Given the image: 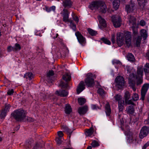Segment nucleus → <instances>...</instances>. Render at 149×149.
I'll return each mask as SVG.
<instances>
[{"mask_svg": "<svg viewBox=\"0 0 149 149\" xmlns=\"http://www.w3.org/2000/svg\"><path fill=\"white\" fill-rule=\"evenodd\" d=\"M65 113L69 114L72 111V110L70 106L68 104H67L65 105Z\"/></svg>", "mask_w": 149, "mask_h": 149, "instance_id": "aec40b11", "label": "nucleus"}, {"mask_svg": "<svg viewBox=\"0 0 149 149\" xmlns=\"http://www.w3.org/2000/svg\"><path fill=\"white\" fill-rule=\"evenodd\" d=\"M41 98H42L43 101H45V99L47 97V96L43 94H41Z\"/></svg>", "mask_w": 149, "mask_h": 149, "instance_id": "4d7b16f0", "label": "nucleus"}, {"mask_svg": "<svg viewBox=\"0 0 149 149\" xmlns=\"http://www.w3.org/2000/svg\"><path fill=\"white\" fill-rule=\"evenodd\" d=\"M85 85L84 82L82 81L80 82L77 88V91L78 94L80 93L85 88Z\"/></svg>", "mask_w": 149, "mask_h": 149, "instance_id": "ddd939ff", "label": "nucleus"}, {"mask_svg": "<svg viewBox=\"0 0 149 149\" xmlns=\"http://www.w3.org/2000/svg\"><path fill=\"white\" fill-rule=\"evenodd\" d=\"M59 85L63 88H67L68 86V84L67 83L64 84L62 81H60Z\"/></svg>", "mask_w": 149, "mask_h": 149, "instance_id": "37998d69", "label": "nucleus"}, {"mask_svg": "<svg viewBox=\"0 0 149 149\" xmlns=\"http://www.w3.org/2000/svg\"><path fill=\"white\" fill-rule=\"evenodd\" d=\"M132 99L134 101H136L139 99V96L136 93H134L132 96Z\"/></svg>", "mask_w": 149, "mask_h": 149, "instance_id": "e433bc0d", "label": "nucleus"}, {"mask_svg": "<svg viewBox=\"0 0 149 149\" xmlns=\"http://www.w3.org/2000/svg\"><path fill=\"white\" fill-rule=\"evenodd\" d=\"M27 119V120L30 122H32L34 121L33 118L30 117H28Z\"/></svg>", "mask_w": 149, "mask_h": 149, "instance_id": "680f3d73", "label": "nucleus"}, {"mask_svg": "<svg viewBox=\"0 0 149 149\" xmlns=\"http://www.w3.org/2000/svg\"><path fill=\"white\" fill-rule=\"evenodd\" d=\"M87 30L89 34L92 36H95L97 34V31H96L91 29L88 28Z\"/></svg>", "mask_w": 149, "mask_h": 149, "instance_id": "2f4dec72", "label": "nucleus"}, {"mask_svg": "<svg viewBox=\"0 0 149 149\" xmlns=\"http://www.w3.org/2000/svg\"><path fill=\"white\" fill-rule=\"evenodd\" d=\"M127 112L130 114H132L134 112V109L133 106H130L127 107L126 109Z\"/></svg>", "mask_w": 149, "mask_h": 149, "instance_id": "c756f323", "label": "nucleus"}, {"mask_svg": "<svg viewBox=\"0 0 149 149\" xmlns=\"http://www.w3.org/2000/svg\"><path fill=\"white\" fill-rule=\"evenodd\" d=\"M115 81L118 88H121L124 86L125 81L124 78L121 76L117 77Z\"/></svg>", "mask_w": 149, "mask_h": 149, "instance_id": "0eeeda50", "label": "nucleus"}, {"mask_svg": "<svg viewBox=\"0 0 149 149\" xmlns=\"http://www.w3.org/2000/svg\"><path fill=\"white\" fill-rule=\"evenodd\" d=\"M146 57L149 60V50L147 52L146 54Z\"/></svg>", "mask_w": 149, "mask_h": 149, "instance_id": "774afa93", "label": "nucleus"}, {"mask_svg": "<svg viewBox=\"0 0 149 149\" xmlns=\"http://www.w3.org/2000/svg\"><path fill=\"white\" fill-rule=\"evenodd\" d=\"M78 100L79 104L80 105H82L84 104L86 102V100L85 98L80 97L78 99Z\"/></svg>", "mask_w": 149, "mask_h": 149, "instance_id": "72a5a7b5", "label": "nucleus"}, {"mask_svg": "<svg viewBox=\"0 0 149 149\" xmlns=\"http://www.w3.org/2000/svg\"><path fill=\"white\" fill-rule=\"evenodd\" d=\"M117 42L119 46H121L123 45L125 39L127 46H130L131 45V33L127 32L123 34L119 32L117 33Z\"/></svg>", "mask_w": 149, "mask_h": 149, "instance_id": "f257e3e1", "label": "nucleus"}, {"mask_svg": "<svg viewBox=\"0 0 149 149\" xmlns=\"http://www.w3.org/2000/svg\"><path fill=\"white\" fill-rule=\"evenodd\" d=\"M138 2L139 5L142 8H143L145 5V3L146 2V0H137Z\"/></svg>", "mask_w": 149, "mask_h": 149, "instance_id": "473e14b6", "label": "nucleus"}, {"mask_svg": "<svg viewBox=\"0 0 149 149\" xmlns=\"http://www.w3.org/2000/svg\"><path fill=\"white\" fill-rule=\"evenodd\" d=\"M101 40L105 44L109 45L111 44V42L110 41L106 38H101Z\"/></svg>", "mask_w": 149, "mask_h": 149, "instance_id": "a19ab883", "label": "nucleus"}, {"mask_svg": "<svg viewBox=\"0 0 149 149\" xmlns=\"http://www.w3.org/2000/svg\"><path fill=\"white\" fill-rule=\"evenodd\" d=\"M149 146V142H148L147 143L143 146V148L144 149H145L148 146Z\"/></svg>", "mask_w": 149, "mask_h": 149, "instance_id": "69168bd1", "label": "nucleus"}, {"mask_svg": "<svg viewBox=\"0 0 149 149\" xmlns=\"http://www.w3.org/2000/svg\"><path fill=\"white\" fill-rule=\"evenodd\" d=\"M125 104H132L134 105V103L132 102L131 100L127 99L125 100Z\"/></svg>", "mask_w": 149, "mask_h": 149, "instance_id": "ea45409f", "label": "nucleus"}, {"mask_svg": "<svg viewBox=\"0 0 149 149\" xmlns=\"http://www.w3.org/2000/svg\"><path fill=\"white\" fill-rule=\"evenodd\" d=\"M93 75L91 73H88L86 75V77L85 79V84L88 87H92L95 85L94 79L93 78Z\"/></svg>", "mask_w": 149, "mask_h": 149, "instance_id": "20e7f679", "label": "nucleus"}, {"mask_svg": "<svg viewBox=\"0 0 149 149\" xmlns=\"http://www.w3.org/2000/svg\"><path fill=\"white\" fill-rule=\"evenodd\" d=\"M140 35L144 40H145L147 37V33L146 31L144 29H142L140 31Z\"/></svg>", "mask_w": 149, "mask_h": 149, "instance_id": "4be33fe9", "label": "nucleus"}, {"mask_svg": "<svg viewBox=\"0 0 149 149\" xmlns=\"http://www.w3.org/2000/svg\"><path fill=\"white\" fill-rule=\"evenodd\" d=\"M70 12L68 10L65 9L63 10V13H61V14H62L63 16V20L65 22H70V21L69 19V15Z\"/></svg>", "mask_w": 149, "mask_h": 149, "instance_id": "9d476101", "label": "nucleus"}, {"mask_svg": "<svg viewBox=\"0 0 149 149\" xmlns=\"http://www.w3.org/2000/svg\"><path fill=\"white\" fill-rule=\"evenodd\" d=\"M113 64L116 63L120 64H121V63L118 60H114L113 61Z\"/></svg>", "mask_w": 149, "mask_h": 149, "instance_id": "0e129e2a", "label": "nucleus"}, {"mask_svg": "<svg viewBox=\"0 0 149 149\" xmlns=\"http://www.w3.org/2000/svg\"><path fill=\"white\" fill-rule=\"evenodd\" d=\"M92 6L95 9H97L102 13H105L106 11L107 7L105 3L101 1H94L91 4Z\"/></svg>", "mask_w": 149, "mask_h": 149, "instance_id": "7ed1b4c3", "label": "nucleus"}, {"mask_svg": "<svg viewBox=\"0 0 149 149\" xmlns=\"http://www.w3.org/2000/svg\"><path fill=\"white\" fill-rule=\"evenodd\" d=\"M14 51V47L11 46H9L8 47L7 51L8 52H10L12 51Z\"/></svg>", "mask_w": 149, "mask_h": 149, "instance_id": "13d9d810", "label": "nucleus"}, {"mask_svg": "<svg viewBox=\"0 0 149 149\" xmlns=\"http://www.w3.org/2000/svg\"><path fill=\"white\" fill-rule=\"evenodd\" d=\"M94 132L93 127H91L89 129H86V130L85 134L87 136H90L92 135Z\"/></svg>", "mask_w": 149, "mask_h": 149, "instance_id": "b1692460", "label": "nucleus"}, {"mask_svg": "<svg viewBox=\"0 0 149 149\" xmlns=\"http://www.w3.org/2000/svg\"><path fill=\"white\" fill-rule=\"evenodd\" d=\"M62 78L64 80L66 81H69L71 79V76L68 74L66 73L63 76Z\"/></svg>", "mask_w": 149, "mask_h": 149, "instance_id": "c85d7f7f", "label": "nucleus"}, {"mask_svg": "<svg viewBox=\"0 0 149 149\" xmlns=\"http://www.w3.org/2000/svg\"><path fill=\"white\" fill-rule=\"evenodd\" d=\"M134 74L133 73L131 74L130 75V77L129 78V86L131 87H133L135 86V83L134 80Z\"/></svg>", "mask_w": 149, "mask_h": 149, "instance_id": "f8f14e48", "label": "nucleus"}, {"mask_svg": "<svg viewBox=\"0 0 149 149\" xmlns=\"http://www.w3.org/2000/svg\"><path fill=\"white\" fill-rule=\"evenodd\" d=\"M115 34H112L111 36V40L113 43H115Z\"/></svg>", "mask_w": 149, "mask_h": 149, "instance_id": "864d4df0", "label": "nucleus"}, {"mask_svg": "<svg viewBox=\"0 0 149 149\" xmlns=\"http://www.w3.org/2000/svg\"><path fill=\"white\" fill-rule=\"evenodd\" d=\"M130 23L134 26L136 24V19L133 16H130L128 17Z\"/></svg>", "mask_w": 149, "mask_h": 149, "instance_id": "a878e982", "label": "nucleus"}, {"mask_svg": "<svg viewBox=\"0 0 149 149\" xmlns=\"http://www.w3.org/2000/svg\"><path fill=\"white\" fill-rule=\"evenodd\" d=\"M26 112L22 109L17 110L12 113L11 115L17 121H21L25 118Z\"/></svg>", "mask_w": 149, "mask_h": 149, "instance_id": "f03ea898", "label": "nucleus"}, {"mask_svg": "<svg viewBox=\"0 0 149 149\" xmlns=\"http://www.w3.org/2000/svg\"><path fill=\"white\" fill-rule=\"evenodd\" d=\"M70 27L73 29L75 30L76 29V25L73 23L72 21L70 22Z\"/></svg>", "mask_w": 149, "mask_h": 149, "instance_id": "de8ad7c7", "label": "nucleus"}, {"mask_svg": "<svg viewBox=\"0 0 149 149\" xmlns=\"http://www.w3.org/2000/svg\"><path fill=\"white\" fill-rule=\"evenodd\" d=\"M139 24L142 26H144L146 24L145 22L143 20H141L139 22Z\"/></svg>", "mask_w": 149, "mask_h": 149, "instance_id": "603ef678", "label": "nucleus"}, {"mask_svg": "<svg viewBox=\"0 0 149 149\" xmlns=\"http://www.w3.org/2000/svg\"><path fill=\"white\" fill-rule=\"evenodd\" d=\"M14 91L13 89H11V90H9L7 94L8 95H11V94H13V93Z\"/></svg>", "mask_w": 149, "mask_h": 149, "instance_id": "e2e57ef3", "label": "nucleus"}, {"mask_svg": "<svg viewBox=\"0 0 149 149\" xmlns=\"http://www.w3.org/2000/svg\"><path fill=\"white\" fill-rule=\"evenodd\" d=\"M91 145L93 147H97L99 145L98 143L96 141H93L91 143Z\"/></svg>", "mask_w": 149, "mask_h": 149, "instance_id": "c03bdc74", "label": "nucleus"}, {"mask_svg": "<svg viewBox=\"0 0 149 149\" xmlns=\"http://www.w3.org/2000/svg\"><path fill=\"white\" fill-rule=\"evenodd\" d=\"M143 69L142 68H137L136 75H134L135 78H143Z\"/></svg>", "mask_w": 149, "mask_h": 149, "instance_id": "4468645a", "label": "nucleus"}, {"mask_svg": "<svg viewBox=\"0 0 149 149\" xmlns=\"http://www.w3.org/2000/svg\"><path fill=\"white\" fill-rule=\"evenodd\" d=\"M55 93L56 94L61 96L65 97L68 95V92L65 90H60L59 91H56Z\"/></svg>", "mask_w": 149, "mask_h": 149, "instance_id": "dca6fc26", "label": "nucleus"}, {"mask_svg": "<svg viewBox=\"0 0 149 149\" xmlns=\"http://www.w3.org/2000/svg\"><path fill=\"white\" fill-rule=\"evenodd\" d=\"M34 77L33 74L31 72H28L26 73L24 75V77L26 79L29 78V79H31Z\"/></svg>", "mask_w": 149, "mask_h": 149, "instance_id": "bb28decb", "label": "nucleus"}, {"mask_svg": "<svg viewBox=\"0 0 149 149\" xmlns=\"http://www.w3.org/2000/svg\"><path fill=\"white\" fill-rule=\"evenodd\" d=\"M33 143V140L31 139L27 141L24 145V148L26 149H30L31 148V145Z\"/></svg>", "mask_w": 149, "mask_h": 149, "instance_id": "f3484780", "label": "nucleus"}, {"mask_svg": "<svg viewBox=\"0 0 149 149\" xmlns=\"http://www.w3.org/2000/svg\"><path fill=\"white\" fill-rule=\"evenodd\" d=\"M124 100H121L119 101L118 103V107L119 110L120 112H122L124 108Z\"/></svg>", "mask_w": 149, "mask_h": 149, "instance_id": "5701e85b", "label": "nucleus"}, {"mask_svg": "<svg viewBox=\"0 0 149 149\" xmlns=\"http://www.w3.org/2000/svg\"><path fill=\"white\" fill-rule=\"evenodd\" d=\"M74 20L76 22V23H78L79 22V19L78 17L75 16L73 18Z\"/></svg>", "mask_w": 149, "mask_h": 149, "instance_id": "052dcab7", "label": "nucleus"}, {"mask_svg": "<svg viewBox=\"0 0 149 149\" xmlns=\"http://www.w3.org/2000/svg\"><path fill=\"white\" fill-rule=\"evenodd\" d=\"M137 80L136 84L139 85L143 83V78H135Z\"/></svg>", "mask_w": 149, "mask_h": 149, "instance_id": "79ce46f5", "label": "nucleus"}, {"mask_svg": "<svg viewBox=\"0 0 149 149\" xmlns=\"http://www.w3.org/2000/svg\"><path fill=\"white\" fill-rule=\"evenodd\" d=\"M141 40V38L140 36H138L136 39H135L136 44L137 46L138 47L139 46Z\"/></svg>", "mask_w": 149, "mask_h": 149, "instance_id": "f704fd0d", "label": "nucleus"}, {"mask_svg": "<svg viewBox=\"0 0 149 149\" xmlns=\"http://www.w3.org/2000/svg\"><path fill=\"white\" fill-rule=\"evenodd\" d=\"M72 2L70 0H65L63 2V6L65 7L69 8L72 6Z\"/></svg>", "mask_w": 149, "mask_h": 149, "instance_id": "a211bd4d", "label": "nucleus"}, {"mask_svg": "<svg viewBox=\"0 0 149 149\" xmlns=\"http://www.w3.org/2000/svg\"><path fill=\"white\" fill-rule=\"evenodd\" d=\"M114 98L116 101L118 102H119V101H121V100H122V96L118 94L116 95L114 97Z\"/></svg>", "mask_w": 149, "mask_h": 149, "instance_id": "c9c22d12", "label": "nucleus"}, {"mask_svg": "<svg viewBox=\"0 0 149 149\" xmlns=\"http://www.w3.org/2000/svg\"><path fill=\"white\" fill-rule=\"evenodd\" d=\"M105 112L107 116H109L110 115L111 111L110 108V105L109 103H107L105 106Z\"/></svg>", "mask_w": 149, "mask_h": 149, "instance_id": "412c9836", "label": "nucleus"}, {"mask_svg": "<svg viewBox=\"0 0 149 149\" xmlns=\"http://www.w3.org/2000/svg\"><path fill=\"white\" fill-rule=\"evenodd\" d=\"M112 22L114 26L115 27L120 26L121 24V19L120 17L118 16L115 17L113 16L112 17Z\"/></svg>", "mask_w": 149, "mask_h": 149, "instance_id": "6e6552de", "label": "nucleus"}, {"mask_svg": "<svg viewBox=\"0 0 149 149\" xmlns=\"http://www.w3.org/2000/svg\"><path fill=\"white\" fill-rule=\"evenodd\" d=\"M149 132V128L144 126L142 127L141 130L139 135V137L141 139H143L148 134Z\"/></svg>", "mask_w": 149, "mask_h": 149, "instance_id": "39448f33", "label": "nucleus"}, {"mask_svg": "<svg viewBox=\"0 0 149 149\" xmlns=\"http://www.w3.org/2000/svg\"><path fill=\"white\" fill-rule=\"evenodd\" d=\"M145 68H144V70L145 73L149 72V63H147L144 66Z\"/></svg>", "mask_w": 149, "mask_h": 149, "instance_id": "4c0bfd02", "label": "nucleus"}, {"mask_svg": "<svg viewBox=\"0 0 149 149\" xmlns=\"http://www.w3.org/2000/svg\"><path fill=\"white\" fill-rule=\"evenodd\" d=\"M10 106L9 104H6L4 110L6 112L9 111Z\"/></svg>", "mask_w": 149, "mask_h": 149, "instance_id": "8fccbe9b", "label": "nucleus"}, {"mask_svg": "<svg viewBox=\"0 0 149 149\" xmlns=\"http://www.w3.org/2000/svg\"><path fill=\"white\" fill-rule=\"evenodd\" d=\"M125 69H126L127 70V72H128V73L130 72V66H126L125 68Z\"/></svg>", "mask_w": 149, "mask_h": 149, "instance_id": "338daca9", "label": "nucleus"}, {"mask_svg": "<svg viewBox=\"0 0 149 149\" xmlns=\"http://www.w3.org/2000/svg\"><path fill=\"white\" fill-rule=\"evenodd\" d=\"M97 93L101 95H103L105 94L104 91L102 88H99L97 90Z\"/></svg>", "mask_w": 149, "mask_h": 149, "instance_id": "49530a36", "label": "nucleus"}, {"mask_svg": "<svg viewBox=\"0 0 149 149\" xmlns=\"http://www.w3.org/2000/svg\"><path fill=\"white\" fill-rule=\"evenodd\" d=\"M75 35L77 37L79 42L81 44L83 45L86 43L85 39L79 32H77L75 33Z\"/></svg>", "mask_w": 149, "mask_h": 149, "instance_id": "9b49d317", "label": "nucleus"}, {"mask_svg": "<svg viewBox=\"0 0 149 149\" xmlns=\"http://www.w3.org/2000/svg\"><path fill=\"white\" fill-rule=\"evenodd\" d=\"M6 112L4 111V110L2 111L0 115L1 117V118H4L6 116Z\"/></svg>", "mask_w": 149, "mask_h": 149, "instance_id": "09e8293b", "label": "nucleus"}, {"mask_svg": "<svg viewBox=\"0 0 149 149\" xmlns=\"http://www.w3.org/2000/svg\"><path fill=\"white\" fill-rule=\"evenodd\" d=\"M58 135L59 137L62 138V137L63 136V134L61 131H58Z\"/></svg>", "mask_w": 149, "mask_h": 149, "instance_id": "5fc2aeb1", "label": "nucleus"}, {"mask_svg": "<svg viewBox=\"0 0 149 149\" xmlns=\"http://www.w3.org/2000/svg\"><path fill=\"white\" fill-rule=\"evenodd\" d=\"M131 97V94L128 91H126L124 93V97L125 100L127 99H129Z\"/></svg>", "mask_w": 149, "mask_h": 149, "instance_id": "7c9ffc66", "label": "nucleus"}, {"mask_svg": "<svg viewBox=\"0 0 149 149\" xmlns=\"http://www.w3.org/2000/svg\"><path fill=\"white\" fill-rule=\"evenodd\" d=\"M127 58L128 61L133 62L135 59L134 55L131 53L128 54L127 55Z\"/></svg>", "mask_w": 149, "mask_h": 149, "instance_id": "cd10ccee", "label": "nucleus"}, {"mask_svg": "<svg viewBox=\"0 0 149 149\" xmlns=\"http://www.w3.org/2000/svg\"><path fill=\"white\" fill-rule=\"evenodd\" d=\"M14 47V51L19 50L21 48L20 45L17 43L15 44V47Z\"/></svg>", "mask_w": 149, "mask_h": 149, "instance_id": "58836bf2", "label": "nucleus"}, {"mask_svg": "<svg viewBox=\"0 0 149 149\" xmlns=\"http://www.w3.org/2000/svg\"><path fill=\"white\" fill-rule=\"evenodd\" d=\"M54 72L52 70L49 71L47 74V77H49L54 75Z\"/></svg>", "mask_w": 149, "mask_h": 149, "instance_id": "3c124183", "label": "nucleus"}, {"mask_svg": "<svg viewBox=\"0 0 149 149\" xmlns=\"http://www.w3.org/2000/svg\"><path fill=\"white\" fill-rule=\"evenodd\" d=\"M91 107L92 109L94 110L99 109V108L95 105L92 104L91 105Z\"/></svg>", "mask_w": 149, "mask_h": 149, "instance_id": "bf43d9fd", "label": "nucleus"}, {"mask_svg": "<svg viewBox=\"0 0 149 149\" xmlns=\"http://www.w3.org/2000/svg\"><path fill=\"white\" fill-rule=\"evenodd\" d=\"M120 4V1L118 0H114L113 2V7L116 10L118 8Z\"/></svg>", "mask_w": 149, "mask_h": 149, "instance_id": "393cba45", "label": "nucleus"}, {"mask_svg": "<svg viewBox=\"0 0 149 149\" xmlns=\"http://www.w3.org/2000/svg\"><path fill=\"white\" fill-rule=\"evenodd\" d=\"M97 18L100 25L104 27H106V24L105 20L100 15L98 16Z\"/></svg>", "mask_w": 149, "mask_h": 149, "instance_id": "6ab92c4d", "label": "nucleus"}, {"mask_svg": "<svg viewBox=\"0 0 149 149\" xmlns=\"http://www.w3.org/2000/svg\"><path fill=\"white\" fill-rule=\"evenodd\" d=\"M63 139L61 138H56V141L58 144H60L62 143Z\"/></svg>", "mask_w": 149, "mask_h": 149, "instance_id": "a18cd8bd", "label": "nucleus"}, {"mask_svg": "<svg viewBox=\"0 0 149 149\" xmlns=\"http://www.w3.org/2000/svg\"><path fill=\"white\" fill-rule=\"evenodd\" d=\"M149 88V84H146L143 86L141 91V99L142 100H144L146 94Z\"/></svg>", "mask_w": 149, "mask_h": 149, "instance_id": "1a4fd4ad", "label": "nucleus"}, {"mask_svg": "<svg viewBox=\"0 0 149 149\" xmlns=\"http://www.w3.org/2000/svg\"><path fill=\"white\" fill-rule=\"evenodd\" d=\"M88 110V107L86 106L79 108L78 110V112L80 114H84Z\"/></svg>", "mask_w": 149, "mask_h": 149, "instance_id": "2eb2a0df", "label": "nucleus"}, {"mask_svg": "<svg viewBox=\"0 0 149 149\" xmlns=\"http://www.w3.org/2000/svg\"><path fill=\"white\" fill-rule=\"evenodd\" d=\"M135 8V4L134 1H131L129 4L125 6V10L127 13L133 12Z\"/></svg>", "mask_w": 149, "mask_h": 149, "instance_id": "423d86ee", "label": "nucleus"}, {"mask_svg": "<svg viewBox=\"0 0 149 149\" xmlns=\"http://www.w3.org/2000/svg\"><path fill=\"white\" fill-rule=\"evenodd\" d=\"M133 29V33L134 35H136L138 34V31L137 29H134L133 26L132 27Z\"/></svg>", "mask_w": 149, "mask_h": 149, "instance_id": "6e6d98bb", "label": "nucleus"}]
</instances>
